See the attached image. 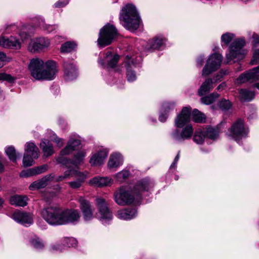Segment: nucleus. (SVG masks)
<instances>
[{
	"mask_svg": "<svg viewBox=\"0 0 259 259\" xmlns=\"http://www.w3.org/2000/svg\"><path fill=\"white\" fill-rule=\"evenodd\" d=\"M54 178L53 174L45 176L42 178L33 182L29 187L30 190L40 189L45 188L49 182H51Z\"/></svg>",
	"mask_w": 259,
	"mask_h": 259,
	"instance_id": "17",
	"label": "nucleus"
},
{
	"mask_svg": "<svg viewBox=\"0 0 259 259\" xmlns=\"http://www.w3.org/2000/svg\"><path fill=\"white\" fill-rule=\"evenodd\" d=\"M117 35V30L114 25L109 23L105 25L100 30L97 40L98 45L103 48L111 44Z\"/></svg>",
	"mask_w": 259,
	"mask_h": 259,
	"instance_id": "5",
	"label": "nucleus"
},
{
	"mask_svg": "<svg viewBox=\"0 0 259 259\" xmlns=\"http://www.w3.org/2000/svg\"><path fill=\"white\" fill-rule=\"evenodd\" d=\"M112 179L109 177L97 176L90 180V184L97 187L107 186L112 183Z\"/></svg>",
	"mask_w": 259,
	"mask_h": 259,
	"instance_id": "22",
	"label": "nucleus"
},
{
	"mask_svg": "<svg viewBox=\"0 0 259 259\" xmlns=\"http://www.w3.org/2000/svg\"><path fill=\"white\" fill-rule=\"evenodd\" d=\"M167 113L166 112H161L159 116V120L162 122H165L168 117Z\"/></svg>",
	"mask_w": 259,
	"mask_h": 259,
	"instance_id": "55",
	"label": "nucleus"
},
{
	"mask_svg": "<svg viewBox=\"0 0 259 259\" xmlns=\"http://www.w3.org/2000/svg\"><path fill=\"white\" fill-rule=\"evenodd\" d=\"M204 56L201 55L197 59V65L199 66H201L203 65L204 62Z\"/></svg>",
	"mask_w": 259,
	"mask_h": 259,
	"instance_id": "57",
	"label": "nucleus"
},
{
	"mask_svg": "<svg viewBox=\"0 0 259 259\" xmlns=\"http://www.w3.org/2000/svg\"><path fill=\"white\" fill-rule=\"evenodd\" d=\"M175 104L173 102H165L162 105L163 112L168 113L170 110H173L175 108Z\"/></svg>",
	"mask_w": 259,
	"mask_h": 259,
	"instance_id": "49",
	"label": "nucleus"
},
{
	"mask_svg": "<svg viewBox=\"0 0 259 259\" xmlns=\"http://www.w3.org/2000/svg\"><path fill=\"white\" fill-rule=\"evenodd\" d=\"M119 58L120 56L118 55L115 54L112 57L105 60V61L107 62V67L110 68H114L116 66Z\"/></svg>",
	"mask_w": 259,
	"mask_h": 259,
	"instance_id": "39",
	"label": "nucleus"
},
{
	"mask_svg": "<svg viewBox=\"0 0 259 259\" xmlns=\"http://www.w3.org/2000/svg\"><path fill=\"white\" fill-rule=\"evenodd\" d=\"M75 176H77L78 178L75 180L68 183L69 186L72 189H77L80 188L85 179V175L81 172H80L79 175H76Z\"/></svg>",
	"mask_w": 259,
	"mask_h": 259,
	"instance_id": "33",
	"label": "nucleus"
},
{
	"mask_svg": "<svg viewBox=\"0 0 259 259\" xmlns=\"http://www.w3.org/2000/svg\"><path fill=\"white\" fill-rule=\"evenodd\" d=\"M40 27L49 33L52 32L58 28L57 25L46 24L44 21L40 24Z\"/></svg>",
	"mask_w": 259,
	"mask_h": 259,
	"instance_id": "46",
	"label": "nucleus"
},
{
	"mask_svg": "<svg viewBox=\"0 0 259 259\" xmlns=\"http://www.w3.org/2000/svg\"><path fill=\"white\" fill-rule=\"evenodd\" d=\"M253 58L255 61H259V49L255 51L253 54Z\"/></svg>",
	"mask_w": 259,
	"mask_h": 259,
	"instance_id": "58",
	"label": "nucleus"
},
{
	"mask_svg": "<svg viewBox=\"0 0 259 259\" xmlns=\"http://www.w3.org/2000/svg\"><path fill=\"white\" fill-rule=\"evenodd\" d=\"M119 19L126 29L133 31L139 27L140 18L136 7L132 5H127L122 8Z\"/></svg>",
	"mask_w": 259,
	"mask_h": 259,
	"instance_id": "4",
	"label": "nucleus"
},
{
	"mask_svg": "<svg viewBox=\"0 0 259 259\" xmlns=\"http://www.w3.org/2000/svg\"><path fill=\"white\" fill-rule=\"evenodd\" d=\"M220 108L223 111H228L232 107V104L229 100L222 99L218 103Z\"/></svg>",
	"mask_w": 259,
	"mask_h": 259,
	"instance_id": "40",
	"label": "nucleus"
},
{
	"mask_svg": "<svg viewBox=\"0 0 259 259\" xmlns=\"http://www.w3.org/2000/svg\"><path fill=\"white\" fill-rule=\"evenodd\" d=\"M85 155V151H79L74 155L73 159L60 157L59 159V163L63 165L67 168H70L72 166L77 168L78 165L83 162Z\"/></svg>",
	"mask_w": 259,
	"mask_h": 259,
	"instance_id": "11",
	"label": "nucleus"
},
{
	"mask_svg": "<svg viewBox=\"0 0 259 259\" xmlns=\"http://www.w3.org/2000/svg\"><path fill=\"white\" fill-rule=\"evenodd\" d=\"M191 116L192 120L195 122L202 123L205 121V115L196 109L193 110Z\"/></svg>",
	"mask_w": 259,
	"mask_h": 259,
	"instance_id": "36",
	"label": "nucleus"
},
{
	"mask_svg": "<svg viewBox=\"0 0 259 259\" xmlns=\"http://www.w3.org/2000/svg\"><path fill=\"white\" fill-rule=\"evenodd\" d=\"M191 108L185 107L181 112L178 114L175 120V125L178 128H183L181 132L175 129L171 134V138L177 142H181L185 140L190 139L192 136L194 131L191 124H187L190 121Z\"/></svg>",
	"mask_w": 259,
	"mask_h": 259,
	"instance_id": "2",
	"label": "nucleus"
},
{
	"mask_svg": "<svg viewBox=\"0 0 259 259\" xmlns=\"http://www.w3.org/2000/svg\"><path fill=\"white\" fill-rule=\"evenodd\" d=\"M234 36L233 34L227 32L222 35L221 40L226 45H228L232 41Z\"/></svg>",
	"mask_w": 259,
	"mask_h": 259,
	"instance_id": "48",
	"label": "nucleus"
},
{
	"mask_svg": "<svg viewBox=\"0 0 259 259\" xmlns=\"http://www.w3.org/2000/svg\"><path fill=\"white\" fill-rule=\"evenodd\" d=\"M203 131L206 137L209 139L214 140L219 136V132L217 127L209 126L206 128H204Z\"/></svg>",
	"mask_w": 259,
	"mask_h": 259,
	"instance_id": "32",
	"label": "nucleus"
},
{
	"mask_svg": "<svg viewBox=\"0 0 259 259\" xmlns=\"http://www.w3.org/2000/svg\"><path fill=\"white\" fill-rule=\"evenodd\" d=\"M50 45V41L44 37H39L31 41L29 44L28 50L32 53L39 52L47 49Z\"/></svg>",
	"mask_w": 259,
	"mask_h": 259,
	"instance_id": "12",
	"label": "nucleus"
},
{
	"mask_svg": "<svg viewBox=\"0 0 259 259\" xmlns=\"http://www.w3.org/2000/svg\"><path fill=\"white\" fill-rule=\"evenodd\" d=\"M61 213L60 225L67 224H76L79 221L80 215L79 211L76 209H61Z\"/></svg>",
	"mask_w": 259,
	"mask_h": 259,
	"instance_id": "10",
	"label": "nucleus"
},
{
	"mask_svg": "<svg viewBox=\"0 0 259 259\" xmlns=\"http://www.w3.org/2000/svg\"><path fill=\"white\" fill-rule=\"evenodd\" d=\"M126 59L125 65L127 70V79L128 81H133L136 79V75L135 72L131 69V66L135 65V62L134 59L128 55L126 56Z\"/></svg>",
	"mask_w": 259,
	"mask_h": 259,
	"instance_id": "23",
	"label": "nucleus"
},
{
	"mask_svg": "<svg viewBox=\"0 0 259 259\" xmlns=\"http://www.w3.org/2000/svg\"><path fill=\"white\" fill-rule=\"evenodd\" d=\"M48 165L44 164L34 168H29L26 170H23L20 174L21 177H29L34 175L40 174L47 170Z\"/></svg>",
	"mask_w": 259,
	"mask_h": 259,
	"instance_id": "19",
	"label": "nucleus"
},
{
	"mask_svg": "<svg viewBox=\"0 0 259 259\" xmlns=\"http://www.w3.org/2000/svg\"><path fill=\"white\" fill-rule=\"evenodd\" d=\"M14 220L22 225H30L32 223V219L30 214L24 211H16L13 214Z\"/></svg>",
	"mask_w": 259,
	"mask_h": 259,
	"instance_id": "18",
	"label": "nucleus"
},
{
	"mask_svg": "<svg viewBox=\"0 0 259 259\" xmlns=\"http://www.w3.org/2000/svg\"><path fill=\"white\" fill-rule=\"evenodd\" d=\"M27 198L25 196L15 195L11 197L10 202L12 205L24 207L27 204Z\"/></svg>",
	"mask_w": 259,
	"mask_h": 259,
	"instance_id": "27",
	"label": "nucleus"
},
{
	"mask_svg": "<svg viewBox=\"0 0 259 259\" xmlns=\"http://www.w3.org/2000/svg\"><path fill=\"white\" fill-rule=\"evenodd\" d=\"M70 145H71V144H67V145L66 146V147L61 151L59 156L58 157V158L56 159L57 161L58 162V163H59V159L60 157H62L64 158H67V157H65L64 156L69 155L70 153H71L73 151H74L73 150V149H72L71 147H70Z\"/></svg>",
	"mask_w": 259,
	"mask_h": 259,
	"instance_id": "41",
	"label": "nucleus"
},
{
	"mask_svg": "<svg viewBox=\"0 0 259 259\" xmlns=\"http://www.w3.org/2000/svg\"><path fill=\"white\" fill-rule=\"evenodd\" d=\"M61 141H62V139L58 137H57V138H55V139H54V141L58 144H60Z\"/></svg>",
	"mask_w": 259,
	"mask_h": 259,
	"instance_id": "64",
	"label": "nucleus"
},
{
	"mask_svg": "<svg viewBox=\"0 0 259 259\" xmlns=\"http://www.w3.org/2000/svg\"><path fill=\"white\" fill-rule=\"evenodd\" d=\"M96 200L98 210L101 214V219L111 220L112 218V213L110 211L105 200L99 198H97Z\"/></svg>",
	"mask_w": 259,
	"mask_h": 259,
	"instance_id": "15",
	"label": "nucleus"
},
{
	"mask_svg": "<svg viewBox=\"0 0 259 259\" xmlns=\"http://www.w3.org/2000/svg\"><path fill=\"white\" fill-rule=\"evenodd\" d=\"M24 154L31 155L34 158H37L39 156V150L37 147L32 142H28L25 146Z\"/></svg>",
	"mask_w": 259,
	"mask_h": 259,
	"instance_id": "28",
	"label": "nucleus"
},
{
	"mask_svg": "<svg viewBox=\"0 0 259 259\" xmlns=\"http://www.w3.org/2000/svg\"><path fill=\"white\" fill-rule=\"evenodd\" d=\"M152 185V183L147 178L143 179L133 187L121 188L114 194L115 202L121 206L137 204L141 200L142 194L147 192Z\"/></svg>",
	"mask_w": 259,
	"mask_h": 259,
	"instance_id": "1",
	"label": "nucleus"
},
{
	"mask_svg": "<svg viewBox=\"0 0 259 259\" xmlns=\"http://www.w3.org/2000/svg\"><path fill=\"white\" fill-rule=\"evenodd\" d=\"M213 81L211 78H207L198 90V94L202 96L209 92L213 88Z\"/></svg>",
	"mask_w": 259,
	"mask_h": 259,
	"instance_id": "29",
	"label": "nucleus"
},
{
	"mask_svg": "<svg viewBox=\"0 0 259 259\" xmlns=\"http://www.w3.org/2000/svg\"><path fill=\"white\" fill-rule=\"evenodd\" d=\"M74 168H75L74 166H72L70 168H68V169L64 172L63 176L65 179L68 178L69 176H75L76 175L80 174L79 171L74 169Z\"/></svg>",
	"mask_w": 259,
	"mask_h": 259,
	"instance_id": "47",
	"label": "nucleus"
},
{
	"mask_svg": "<svg viewBox=\"0 0 259 259\" xmlns=\"http://www.w3.org/2000/svg\"><path fill=\"white\" fill-rule=\"evenodd\" d=\"M259 79V66L252 70L241 74L237 79L238 83L247 81L253 82Z\"/></svg>",
	"mask_w": 259,
	"mask_h": 259,
	"instance_id": "13",
	"label": "nucleus"
},
{
	"mask_svg": "<svg viewBox=\"0 0 259 259\" xmlns=\"http://www.w3.org/2000/svg\"><path fill=\"white\" fill-rule=\"evenodd\" d=\"M165 41V40L163 38L155 37L149 41L148 49L152 51L159 49L164 45Z\"/></svg>",
	"mask_w": 259,
	"mask_h": 259,
	"instance_id": "26",
	"label": "nucleus"
},
{
	"mask_svg": "<svg viewBox=\"0 0 259 259\" xmlns=\"http://www.w3.org/2000/svg\"><path fill=\"white\" fill-rule=\"evenodd\" d=\"M76 45L71 41H67L61 45L60 50L62 53H69L73 51L76 47Z\"/></svg>",
	"mask_w": 259,
	"mask_h": 259,
	"instance_id": "38",
	"label": "nucleus"
},
{
	"mask_svg": "<svg viewBox=\"0 0 259 259\" xmlns=\"http://www.w3.org/2000/svg\"><path fill=\"white\" fill-rule=\"evenodd\" d=\"M30 242L31 245L36 249H40L43 248L44 247V244L42 241L38 238H35L31 239Z\"/></svg>",
	"mask_w": 259,
	"mask_h": 259,
	"instance_id": "44",
	"label": "nucleus"
},
{
	"mask_svg": "<svg viewBox=\"0 0 259 259\" xmlns=\"http://www.w3.org/2000/svg\"><path fill=\"white\" fill-rule=\"evenodd\" d=\"M40 147L41 148L44 156L49 157L54 153L53 144L48 140L44 139L42 140L40 144Z\"/></svg>",
	"mask_w": 259,
	"mask_h": 259,
	"instance_id": "30",
	"label": "nucleus"
},
{
	"mask_svg": "<svg viewBox=\"0 0 259 259\" xmlns=\"http://www.w3.org/2000/svg\"><path fill=\"white\" fill-rule=\"evenodd\" d=\"M64 244L69 247H75L77 245V240L74 238H66L64 240Z\"/></svg>",
	"mask_w": 259,
	"mask_h": 259,
	"instance_id": "50",
	"label": "nucleus"
},
{
	"mask_svg": "<svg viewBox=\"0 0 259 259\" xmlns=\"http://www.w3.org/2000/svg\"><path fill=\"white\" fill-rule=\"evenodd\" d=\"M219 97V95L218 93H213L208 96L202 97L200 100L202 103L209 105L213 103Z\"/></svg>",
	"mask_w": 259,
	"mask_h": 259,
	"instance_id": "37",
	"label": "nucleus"
},
{
	"mask_svg": "<svg viewBox=\"0 0 259 259\" xmlns=\"http://www.w3.org/2000/svg\"><path fill=\"white\" fill-rule=\"evenodd\" d=\"M130 175V172L128 170H122L118 172L115 177L119 182H122L127 179Z\"/></svg>",
	"mask_w": 259,
	"mask_h": 259,
	"instance_id": "45",
	"label": "nucleus"
},
{
	"mask_svg": "<svg viewBox=\"0 0 259 259\" xmlns=\"http://www.w3.org/2000/svg\"><path fill=\"white\" fill-rule=\"evenodd\" d=\"M28 69L31 75L36 80H52L57 72L55 62L49 60L44 63L37 58L30 60Z\"/></svg>",
	"mask_w": 259,
	"mask_h": 259,
	"instance_id": "3",
	"label": "nucleus"
},
{
	"mask_svg": "<svg viewBox=\"0 0 259 259\" xmlns=\"http://www.w3.org/2000/svg\"><path fill=\"white\" fill-rule=\"evenodd\" d=\"M68 144H71L70 147L75 150L77 149V147L80 144L81 142L79 140L70 139L68 142Z\"/></svg>",
	"mask_w": 259,
	"mask_h": 259,
	"instance_id": "51",
	"label": "nucleus"
},
{
	"mask_svg": "<svg viewBox=\"0 0 259 259\" xmlns=\"http://www.w3.org/2000/svg\"><path fill=\"white\" fill-rule=\"evenodd\" d=\"M64 179H65V177H64V176H60L56 178V181L60 182V181H62Z\"/></svg>",
	"mask_w": 259,
	"mask_h": 259,
	"instance_id": "63",
	"label": "nucleus"
},
{
	"mask_svg": "<svg viewBox=\"0 0 259 259\" xmlns=\"http://www.w3.org/2000/svg\"><path fill=\"white\" fill-rule=\"evenodd\" d=\"M229 131L230 136L236 141L245 138L248 133V128L245 126L244 120L241 118L237 119L232 124Z\"/></svg>",
	"mask_w": 259,
	"mask_h": 259,
	"instance_id": "9",
	"label": "nucleus"
},
{
	"mask_svg": "<svg viewBox=\"0 0 259 259\" xmlns=\"http://www.w3.org/2000/svg\"><path fill=\"white\" fill-rule=\"evenodd\" d=\"M98 62L103 67H104L106 65L104 60H103L101 58H99Z\"/></svg>",
	"mask_w": 259,
	"mask_h": 259,
	"instance_id": "61",
	"label": "nucleus"
},
{
	"mask_svg": "<svg viewBox=\"0 0 259 259\" xmlns=\"http://www.w3.org/2000/svg\"><path fill=\"white\" fill-rule=\"evenodd\" d=\"M7 41H8L9 42V48L18 49L21 47L20 42L18 39L16 38L15 37L11 36L10 38H8V40Z\"/></svg>",
	"mask_w": 259,
	"mask_h": 259,
	"instance_id": "42",
	"label": "nucleus"
},
{
	"mask_svg": "<svg viewBox=\"0 0 259 259\" xmlns=\"http://www.w3.org/2000/svg\"><path fill=\"white\" fill-rule=\"evenodd\" d=\"M108 155V151L104 149L94 154L90 159V162L92 165L102 164Z\"/></svg>",
	"mask_w": 259,
	"mask_h": 259,
	"instance_id": "20",
	"label": "nucleus"
},
{
	"mask_svg": "<svg viewBox=\"0 0 259 259\" xmlns=\"http://www.w3.org/2000/svg\"><path fill=\"white\" fill-rule=\"evenodd\" d=\"M69 3V0H66L65 1H59L55 4V8H61L65 6Z\"/></svg>",
	"mask_w": 259,
	"mask_h": 259,
	"instance_id": "54",
	"label": "nucleus"
},
{
	"mask_svg": "<svg viewBox=\"0 0 259 259\" xmlns=\"http://www.w3.org/2000/svg\"><path fill=\"white\" fill-rule=\"evenodd\" d=\"M35 159L31 155L24 154L23 158V165L24 167H29L33 165L34 163L33 159Z\"/></svg>",
	"mask_w": 259,
	"mask_h": 259,
	"instance_id": "43",
	"label": "nucleus"
},
{
	"mask_svg": "<svg viewBox=\"0 0 259 259\" xmlns=\"http://www.w3.org/2000/svg\"><path fill=\"white\" fill-rule=\"evenodd\" d=\"M205 138H206L203 129L196 130L193 136V141L197 144H202L204 143Z\"/></svg>",
	"mask_w": 259,
	"mask_h": 259,
	"instance_id": "35",
	"label": "nucleus"
},
{
	"mask_svg": "<svg viewBox=\"0 0 259 259\" xmlns=\"http://www.w3.org/2000/svg\"><path fill=\"white\" fill-rule=\"evenodd\" d=\"M226 86L225 82H223L220 84L217 88L218 90H220L221 89H223Z\"/></svg>",
	"mask_w": 259,
	"mask_h": 259,
	"instance_id": "62",
	"label": "nucleus"
},
{
	"mask_svg": "<svg viewBox=\"0 0 259 259\" xmlns=\"http://www.w3.org/2000/svg\"><path fill=\"white\" fill-rule=\"evenodd\" d=\"M5 152L10 161L13 162H16L17 159L21 157V154L20 153H17L15 148L12 146L7 147Z\"/></svg>",
	"mask_w": 259,
	"mask_h": 259,
	"instance_id": "31",
	"label": "nucleus"
},
{
	"mask_svg": "<svg viewBox=\"0 0 259 259\" xmlns=\"http://www.w3.org/2000/svg\"><path fill=\"white\" fill-rule=\"evenodd\" d=\"M137 214V211L135 208H129L117 211V215L119 219L123 220H131L135 218Z\"/></svg>",
	"mask_w": 259,
	"mask_h": 259,
	"instance_id": "21",
	"label": "nucleus"
},
{
	"mask_svg": "<svg viewBox=\"0 0 259 259\" xmlns=\"http://www.w3.org/2000/svg\"><path fill=\"white\" fill-rule=\"evenodd\" d=\"M63 67L66 80H72L77 77V69L72 60L68 59L64 61L63 63Z\"/></svg>",
	"mask_w": 259,
	"mask_h": 259,
	"instance_id": "14",
	"label": "nucleus"
},
{
	"mask_svg": "<svg viewBox=\"0 0 259 259\" xmlns=\"http://www.w3.org/2000/svg\"><path fill=\"white\" fill-rule=\"evenodd\" d=\"M79 202L84 220L85 221L92 220L93 218L94 209L90 202L82 198H79Z\"/></svg>",
	"mask_w": 259,
	"mask_h": 259,
	"instance_id": "16",
	"label": "nucleus"
},
{
	"mask_svg": "<svg viewBox=\"0 0 259 259\" xmlns=\"http://www.w3.org/2000/svg\"><path fill=\"white\" fill-rule=\"evenodd\" d=\"M52 249L54 250H60L61 251L63 250L62 246L60 244L55 245L52 247Z\"/></svg>",
	"mask_w": 259,
	"mask_h": 259,
	"instance_id": "59",
	"label": "nucleus"
},
{
	"mask_svg": "<svg viewBox=\"0 0 259 259\" xmlns=\"http://www.w3.org/2000/svg\"><path fill=\"white\" fill-rule=\"evenodd\" d=\"M123 163V157L119 153H115L110 156L108 162L110 168H116Z\"/></svg>",
	"mask_w": 259,
	"mask_h": 259,
	"instance_id": "24",
	"label": "nucleus"
},
{
	"mask_svg": "<svg viewBox=\"0 0 259 259\" xmlns=\"http://www.w3.org/2000/svg\"><path fill=\"white\" fill-rule=\"evenodd\" d=\"M61 209L57 207H47L41 211V215L51 225H60Z\"/></svg>",
	"mask_w": 259,
	"mask_h": 259,
	"instance_id": "6",
	"label": "nucleus"
},
{
	"mask_svg": "<svg viewBox=\"0 0 259 259\" xmlns=\"http://www.w3.org/2000/svg\"><path fill=\"white\" fill-rule=\"evenodd\" d=\"M8 38L2 36L0 37V46L5 48H9Z\"/></svg>",
	"mask_w": 259,
	"mask_h": 259,
	"instance_id": "53",
	"label": "nucleus"
},
{
	"mask_svg": "<svg viewBox=\"0 0 259 259\" xmlns=\"http://www.w3.org/2000/svg\"><path fill=\"white\" fill-rule=\"evenodd\" d=\"M6 56L3 52H0V68L4 65V60ZM16 80V78L11 75L6 73H0V80H6L9 83H13Z\"/></svg>",
	"mask_w": 259,
	"mask_h": 259,
	"instance_id": "25",
	"label": "nucleus"
},
{
	"mask_svg": "<svg viewBox=\"0 0 259 259\" xmlns=\"http://www.w3.org/2000/svg\"><path fill=\"white\" fill-rule=\"evenodd\" d=\"M239 97L242 102H248L254 97L253 92L246 89H241L239 91Z\"/></svg>",
	"mask_w": 259,
	"mask_h": 259,
	"instance_id": "34",
	"label": "nucleus"
},
{
	"mask_svg": "<svg viewBox=\"0 0 259 259\" xmlns=\"http://www.w3.org/2000/svg\"><path fill=\"white\" fill-rule=\"evenodd\" d=\"M222 59L221 54L216 53L212 54L202 69V75L207 76L218 70L221 66Z\"/></svg>",
	"mask_w": 259,
	"mask_h": 259,
	"instance_id": "8",
	"label": "nucleus"
},
{
	"mask_svg": "<svg viewBox=\"0 0 259 259\" xmlns=\"http://www.w3.org/2000/svg\"><path fill=\"white\" fill-rule=\"evenodd\" d=\"M228 73V72L227 70L222 69L219 72V73L215 76L214 78L215 80L216 81L220 80L224 75L227 74Z\"/></svg>",
	"mask_w": 259,
	"mask_h": 259,
	"instance_id": "52",
	"label": "nucleus"
},
{
	"mask_svg": "<svg viewBox=\"0 0 259 259\" xmlns=\"http://www.w3.org/2000/svg\"><path fill=\"white\" fill-rule=\"evenodd\" d=\"M253 39V46L256 47L257 45H259V35L257 34L254 33L252 35Z\"/></svg>",
	"mask_w": 259,
	"mask_h": 259,
	"instance_id": "56",
	"label": "nucleus"
},
{
	"mask_svg": "<svg viewBox=\"0 0 259 259\" xmlns=\"http://www.w3.org/2000/svg\"><path fill=\"white\" fill-rule=\"evenodd\" d=\"M245 45V41L243 39H235L230 47V52L226 54V63L234 59L240 60L243 58L244 54L242 50Z\"/></svg>",
	"mask_w": 259,
	"mask_h": 259,
	"instance_id": "7",
	"label": "nucleus"
},
{
	"mask_svg": "<svg viewBox=\"0 0 259 259\" xmlns=\"http://www.w3.org/2000/svg\"><path fill=\"white\" fill-rule=\"evenodd\" d=\"M113 55H112V53L111 51H107L105 53V56L104 58L105 60L108 59V58H110V57H112Z\"/></svg>",
	"mask_w": 259,
	"mask_h": 259,
	"instance_id": "60",
	"label": "nucleus"
}]
</instances>
